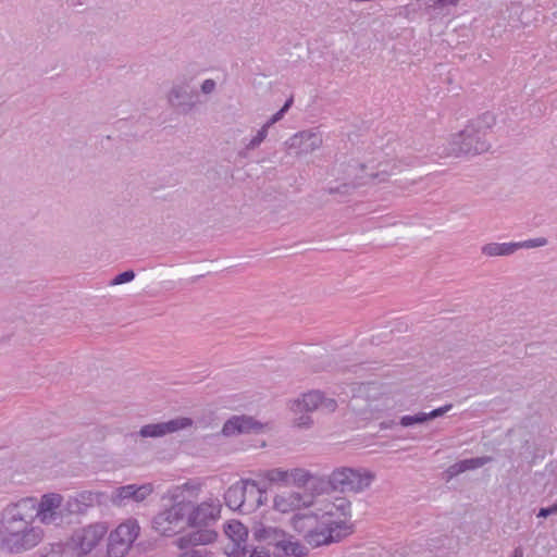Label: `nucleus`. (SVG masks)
Instances as JSON below:
<instances>
[{"mask_svg": "<svg viewBox=\"0 0 557 557\" xmlns=\"http://www.w3.org/2000/svg\"><path fill=\"white\" fill-rule=\"evenodd\" d=\"M221 507L219 499L209 498L189 511L187 522L193 528L209 529L220 519Z\"/></svg>", "mask_w": 557, "mask_h": 557, "instance_id": "13", "label": "nucleus"}, {"mask_svg": "<svg viewBox=\"0 0 557 557\" xmlns=\"http://www.w3.org/2000/svg\"><path fill=\"white\" fill-rule=\"evenodd\" d=\"M245 481H248V484H246L243 512H250L264 504L265 490L261 488L255 480L246 479Z\"/></svg>", "mask_w": 557, "mask_h": 557, "instance_id": "22", "label": "nucleus"}, {"mask_svg": "<svg viewBox=\"0 0 557 557\" xmlns=\"http://www.w3.org/2000/svg\"><path fill=\"white\" fill-rule=\"evenodd\" d=\"M351 517V503L345 497H337L334 502L327 503L320 516L321 521L327 520L346 521L349 523Z\"/></svg>", "mask_w": 557, "mask_h": 557, "instance_id": "19", "label": "nucleus"}, {"mask_svg": "<svg viewBox=\"0 0 557 557\" xmlns=\"http://www.w3.org/2000/svg\"><path fill=\"white\" fill-rule=\"evenodd\" d=\"M98 502V494L91 491H83L75 496H71L64 503V509L70 515L84 513L89 507Z\"/></svg>", "mask_w": 557, "mask_h": 557, "instance_id": "21", "label": "nucleus"}, {"mask_svg": "<svg viewBox=\"0 0 557 557\" xmlns=\"http://www.w3.org/2000/svg\"><path fill=\"white\" fill-rule=\"evenodd\" d=\"M337 408V401L334 398L326 397L324 393L318 389L304 393L300 397L293 400L290 410L299 417L295 418L294 424L299 429H310L313 420L309 412L322 410L324 412H334Z\"/></svg>", "mask_w": 557, "mask_h": 557, "instance_id": "3", "label": "nucleus"}, {"mask_svg": "<svg viewBox=\"0 0 557 557\" xmlns=\"http://www.w3.org/2000/svg\"><path fill=\"white\" fill-rule=\"evenodd\" d=\"M380 171L376 173L370 174V177L372 180H379L380 182L386 181V177L389 175V172L387 170V164L380 163Z\"/></svg>", "mask_w": 557, "mask_h": 557, "instance_id": "40", "label": "nucleus"}, {"mask_svg": "<svg viewBox=\"0 0 557 557\" xmlns=\"http://www.w3.org/2000/svg\"><path fill=\"white\" fill-rule=\"evenodd\" d=\"M153 491V487L151 484H143V485H136V484H129L124 485L119 488H116L112 502L117 506L125 505V500H134L136 503L143 502L146 499Z\"/></svg>", "mask_w": 557, "mask_h": 557, "instance_id": "16", "label": "nucleus"}, {"mask_svg": "<svg viewBox=\"0 0 557 557\" xmlns=\"http://www.w3.org/2000/svg\"><path fill=\"white\" fill-rule=\"evenodd\" d=\"M272 555V550L269 552V550H265L263 548L259 549V548H255L249 557H270Z\"/></svg>", "mask_w": 557, "mask_h": 557, "instance_id": "44", "label": "nucleus"}, {"mask_svg": "<svg viewBox=\"0 0 557 557\" xmlns=\"http://www.w3.org/2000/svg\"><path fill=\"white\" fill-rule=\"evenodd\" d=\"M494 124L495 116L491 112L471 120L462 131L453 136L449 144L450 152L456 157L486 152L491 145L485 137Z\"/></svg>", "mask_w": 557, "mask_h": 557, "instance_id": "2", "label": "nucleus"}, {"mask_svg": "<svg viewBox=\"0 0 557 557\" xmlns=\"http://www.w3.org/2000/svg\"><path fill=\"white\" fill-rule=\"evenodd\" d=\"M460 0H419L418 5L430 21L447 17L459 4Z\"/></svg>", "mask_w": 557, "mask_h": 557, "instance_id": "18", "label": "nucleus"}, {"mask_svg": "<svg viewBox=\"0 0 557 557\" xmlns=\"http://www.w3.org/2000/svg\"><path fill=\"white\" fill-rule=\"evenodd\" d=\"M193 77L182 75L177 77L170 88L166 100L171 108L180 113L187 114L196 106V91L191 88Z\"/></svg>", "mask_w": 557, "mask_h": 557, "instance_id": "8", "label": "nucleus"}, {"mask_svg": "<svg viewBox=\"0 0 557 557\" xmlns=\"http://www.w3.org/2000/svg\"><path fill=\"white\" fill-rule=\"evenodd\" d=\"M72 550L67 543H53L49 547H44L40 557H71Z\"/></svg>", "mask_w": 557, "mask_h": 557, "instance_id": "28", "label": "nucleus"}, {"mask_svg": "<svg viewBox=\"0 0 557 557\" xmlns=\"http://www.w3.org/2000/svg\"><path fill=\"white\" fill-rule=\"evenodd\" d=\"M268 132L269 131L262 125L257 134L245 144L244 149L239 151V156L246 157L248 151L257 149L265 140Z\"/></svg>", "mask_w": 557, "mask_h": 557, "instance_id": "29", "label": "nucleus"}, {"mask_svg": "<svg viewBox=\"0 0 557 557\" xmlns=\"http://www.w3.org/2000/svg\"><path fill=\"white\" fill-rule=\"evenodd\" d=\"M246 484H248V481L240 480L226 490L224 494V500L228 508L243 512Z\"/></svg>", "mask_w": 557, "mask_h": 557, "instance_id": "23", "label": "nucleus"}, {"mask_svg": "<svg viewBox=\"0 0 557 557\" xmlns=\"http://www.w3.org/2000/svg\"><path fill=\"white\" fill-rule=\"evenodd\" d=\"M511 557H523V550L521 547H516L513 549V553H512V556Z\"/></svg>", "mask_w": 557, "mask_h": 557, "instance_id": "46", "label": "nucleus"}, {"mask_svg": "<svg viewBox=\"0 0 557 557\" xmlns=\"http://www.w3.org/2000/svg\"><path fill=\"white\" fill-rule=\"evenodd\" d=\"M547 245V239L545 237H537L532 238L523 242H517L518 249L521 248H537V247H544Z\"/></svg>", "mask_w": 557, "mask_h": 557, "instance_id": "37", "label": "nucleus"}, {"mask_svg": "<svg viewBox=\"0 0 557 557\" xmlns=\"http://www.w3.org/2000/svg\"><path fill=\"white\" fill-rule=\"evenodd\" d=\"M557 513V502L549 507L541 508L537 512L539 518H547L548 516Z\"/></svg>", "mask_w": 557, "mask_h": 557, "instance_id": "42", "label": "nucleus"}, {"mask_svg": "<svg viewBox=\"0 0 557 557\" xmlns=\"http://www.w3.org/2000/svg\"><path fill=\"white\" fill-rule=\"evenodd\" d=\"M492 461H493V457L482 456V457H475V458H470V459H463L460 461V466H461L462 472H465L468 470H474V469L481 468Z\"/></svg>", "mask_w": 557, "mask_h": 557, "instance_id": "31", "label": "nucleus"}, {"mask_svg": "<svg viewBox=\"0 0 557 557\" xmlns=\"http://www.w3.org/2000/svg\"><path fill=\"white\" fill-rule=\"evenodd\" d=\"M227 557H246L249 553L246 543L228 542L224 548Z\"/></svg>", "mask_w": 557, "mask_h": 557, "instance_id": "33", "label": "nucleus"}, {"mask_svg": "<svg viewBox=\"0 0 557 557\" xmlns=\"http://www.w3.org/2000/svg\"><path fill=\"white\" fill-rule=\"evenodd\" d=\"M447 473L449 474V476H456L460 473H462V470H461V466H460V461L451 465L448 470H447Z\"/></svg>", "mask_w": 557, "mask_h": 557, "instance_id": "43", "label": "nucleus"}, {"mask_svg": "<svg viewBox=\"0 0 557 557\" xmlns=\"http://www.w3.org/2000/svg\"><path fill=\"white\" fill-rule=\"evenodd\" d=\"M36 510V498L23 497L9 504L0 520L2 545L10 552L20 553L30 549L42 540V530L32 525Z\"/></svg>", "mask_w": 557, "mask_h": 557, "instance_id": "1", "label": "nucleus"}, {"mask_svg": "<svg viewBox=\"0 0 557 557\" xmlns=\"http://www.w3.org/2000/svg\"><path fill=\"white\" fill-rule=\"evenodd\" d=\"M262 424L256 421L252 417L248 416H233L230 418L222 428L224 436H236L252 431L261 430Z\"/></svg>", "mask_w": 557, "mask_h": 557, "instance_id": "17", "label": "nucleus"}, {"mask_svg": "<svg viewBox=\"0 0 557 557\" xmlns=\"http://www.w3.org/2000/svg\"><path fill=\"white\" fill-rule=\"evenodd\" d=\"M285 145L289 153L300 157L320 149L323 138L319 131L310 128L294 134L285 141Z\"/></svg>", "mask_w": 557, "mask_h": 557, "instance_id": "12", "label": "nucleus"}, {"mask_svg": "<svg viewBox=\"0 0 557 557\" xmlns=\"http://www.w3.org/2000/svg\"><path fill=\"white\" fill-rule=\"evenodd\" d=\"M135 278V272L133 270L124 271L117 274L111 282L110 285H121L124 283L132 282Z\"/></svg>", "mask_w": 557, "mask_h": 557, "instance_id": "38", "label": "nucleus"}, {"mask_svg": "<svg viewBox=\"0 0 557 557\" xmlns=\"http://www.w3.org/2000/svg\"><path fill=\"white\" fill-rule=\"evenodd\" d=\"M375 479V474L363 468H337L329 476L327 484L332 491H341L343 493H361Z\"/></svg>", "mask_w": 557, "mask_h": 557, "instance_id": "4", "label": "nucleus"}, {"mask_svg": "<svg viewBox=\"0 0 557 557\" xmlns=\"http://www.w3.org/2000/svg\"><path fill=\"white\" fill-rule=\"evenodd\" d=\"M107 527L102 523L89 524L73 532L67 542L72 553L84 556L90 553L107 534Z\"/></svg>", "mask_w": 557, "mask_h": 557, "instance_id": "7", "label": "nucleus"}, {"mask_svg": "<svg viewBox=\"0 0 557 557\" xmlns=\"http://www.w3.org/2000/svg\"><path fill=\"white\" fill-rule=\"evenodd\" d=\"M350 188V185L348 184H343L341 187H337V188H329V193L330 194H335V193H347L348 189Z\"/></svg>", "mask_w": 557, "mask_h": 557, "instance_id": "45", "label": "nucleus"}, {"mask_svg": "<svg viewBox=\"0 0 557 557\" xmlns=\"http://www.w3.org/2000/svg\"><path fill=\"white\" fill-rule=\"evenodd\" d=\"M313 505V496L307 493L284 492L274 497L273 507L275 510L287 513Z\"/></svg>", "mask_w": 557, "mask_h": 557, "instance_id": "14", "label": "nucleus"}, {"mask_svg": "<svg viewBox=\"0 0 557 557\" xmlns=\"http://www.w3.org/2000/svg\"><path fill=\"white\" fill-rule=\"evenodd\" d=\"M293 104V98H289L286 100V102L284 103V106L275 113L273 114L264 124L263 126L269 131V128L274 125L275 123H277L278 121H281L283 119V116L285 115V113L288 111V109L290 108V106Z\"/></svg>", "mask_w": 557, "mask_h": 557, "instance_id": "35", "label": "nucleus"}, {"mask_svg": "<svg viewBox=\"0 0 557 557\" xmlns=\"http://www.w3.org/2000/svg\"><path fill=\"white\" fill-rule=\"evenodd\" d=\"M252 535L256 541L272 547V550H276L277 546L283 543L286 532L277 527L259 522L252 527Z\"/></svg>", "mask_w": 557, "mask_h": 557, "instance_id": "20", "label": "nucleus"}, {"mask_svg": "<svg viewBox=\"0 0 557 557\" xmlns=\"http://www.w3.org/2000/svg\"><path fill=\"white\" fill-rule=\"evenodd\" d=\"M273 557H305L308 555L306 546L298 541H293V536L287 534L283 537V543L272 550Z\"/></svg>", "mask_w": 557, "mask_h": 557, "instance_id": "24", "label": "nucleus"}, {"mask_svg": "<svg viewBox=\"0 0 557 557\" xmlns=\"http://www.w3.org/2000/svg\"><path fill=\"white\" fill-rule=\"evenodd\" d=\"M517 250V243H490L482 247V253L488 257L510 256Z\"/></svg>", "mask_w": 557, "mask_h": 557, "instance_id": "25", "label": "nucleus"}, {"mask_svg": "<svg viewBox=\"0 0 557 557\" xmlns=\"http://www.w3.org/2000/svg\"><path fill=\"white\" fill-rule=\"evenodd\" d=\"M218 533L211 529H200L176 540V545L183 552L177 557H205L206 549L195 548L215 541Z\"/></svg>", "mask_w": 557, "mask_h": 557, "instance_id": "11", "label": "nucleus"}, {"mask_svg": "<svg viewBox=\"0 0 557 557\" xmlns=\"http://www.w3.org/2000/svg\"><path fill=\"white\" fill-rule=\"evenodd\" d=\"M171 499L173 504L158 512L152 519L153 529L164 536H171L183 528L191 505L190 502L178 500L177 494H172Z\"/></svg>", "mask_w": 557, "mask_h": 557, "instance_id": "5", "label": "nucleus"}, {"mask_svg": "<svg viewBox=\"0 0 557 557\" xmlns=\"http://www.w3.org/2000/svg\"><path fill=\"white\" fill-rule=\"evenodd\" d=\"M451 408H453L451 404H447L443 407L436 408V409L432 410L431 412L426 413V420L429 421V420L438 418V417L445 414L446 412H448Z\"/></svg>", "mask_w": 557, "mask_h": 557, "instance_id": "39", "label": "nucleus"}, {"mask_svg": "<svg viewBox=\"0 0 557 557\" xmlns=\"http://www.w3.org/2000/svg\"><path fill=\"white\" fill-rule=\"evenodd\" d=\"M267 479L272 483H283L289 485V470H283L280 468L271 469L267 471Z\"/></svg>", "mask_w": 557, "mask_h": 557, "instance_id": "32", "label": "nucleus"}, {"mask_svg": "<svg viewBox=\"0 0 557 557\" xmlns=\"http://www.w3.org/2000/svg\"><path fill=\"white\" fill-rule=\"evenodd\" d=\"M191 425L193 420L190 418L180 417L165 422L146 424L141 426L139 435L143 437H160L189 428Z\"/></svg>", "mask_w": 557, "mask_h": 557, "instance_id": "15", "label": "nucleus"}, {"mask_svg": "<svg viewBox=\"0 0 557 557\" xmlns=\"http://www.w3.org/2000/svg\"><path fill=\"white\" fill-rule=\"evenodd\" d=\"M318 516L312 513H295L292 517L290 523L295 531L298 533H306L307 532V522L314 520L317 521Z\"/></svg>", "mask_w": 557, "mask_h": 557, "instance_id": "30", "label": "nucleus"}, {"mask_svg": "<svg viewBox=\"0 0 557 557\" xmlns=\"http://www.w3.org/2000/svg\"><path fill=\"white\" fill-rule=\"evenodd\" d=\"M313 479L314 475L306 469L293 468L289 470V484L298 487L306 486Z\"/></svg>", "mask_w": 557, "mask_h": 557, "instance_id": "27", "label": "nucleus"}, {"mask_svg": "<svg viewBox=\"0 0 557 557\" xmlns=\"http://www.w3.org/2000/svg\"><path fill=\"white\" fill-rule=\"evenodd\" d=\"M35 513L44 524L54 525L61 524L69 516L64 509L63 496L58 493L42 495L40 502H36Z\"/></svg>", "mask_w": 557, "mask_h": 557, "instance_id": "10", "label": "nucleus"}, {"mask_svg": "<svg viewBox=\"0 0 557 557\" xmlns=\"http://www.w3.org/2000/svg\"><path fill=\"white\" fill-rule=\"evenodd\" d=\"M215 88H216V83L214 79H211V78L205 79L201 84V91L205 95L212 94L215 90Z\"/></svg>", "mask_w": 557, "mask_h": 557, "instance_id": "41", "label": "nucleus"}, {"mask_svg": "<svg viewBox=\"0 0 557 557\" xmlns=\"http://www.w3.org/2000/svg\"><path fill=\"white\" fill-rule=\"evenodd\" d=\"M426 413L425 412H419L417 414H413V416H404L400 418V425L401 426H411L413 424H419V423H424L426 422Z\"/></svg>", "mask_w": 557, "mask_h": 557, "instance_id": "36", "label": "nucleus"}, {"mask_svg": "<svg viewBox=\"0 0 557 557\" xmlns=\"http://www.w3.org/2000/svg\"><path fill=\"white\" fill-rule=\"evenodd\" d=\"M231 543H246L248 536L247 528L237 520L230 521L224 530Z\"/></svg>", "mask_w": 557, "mask_h": 557, "instance_id": "26", "label": "nucleus"}, {"mask_svg": "<svg viewBox=\"0 0 557 557\" xmlns=\"http://www.w3.org/2000/svg\"><path fill=\"white\" fill-rule=\"evenodd\" d=\"M200 487H201V485L198 482L189 480V481L185 482L182 485L175 486L171 491V495L172 494H177L178 495V500H182L181 496L183 495V492L187 491V492H190L193 494H197L200 491Z\"/></svg>", "mask_w": 557, "mask_h": 557, "instance_id": "34", "label": "nucleus"}, {"mask_svg": "<svg viewBox=\"0 0 557 557\" xmlns=\"http://www.w3.org/2000/svg\"><path fill=\"white\" fill-rule=\"evenodd\" d=\"M352 532V525L346 521H321V525L308 530L304 539L312 547L337 543Z\"/></svg>", "mask_w": 557, "mask_h": 557, "instance_id": "6", "label": "nucleus"}, {"mask_svg": "<svg viewBox=\"0 0 557 557\" xmlns=\"http://www.w3.org/2000/svg\"><path fill=\"white\" fill-rule=\"evenodd\" d=\"M140 528L136 520L121 523L109 535L108 556L123 557L131 548L139 534Z\"/></svg>", "mask_w": 557, "mask_h": 557, "instance_id": "9", "label": "nucleus"}]
</instances>
